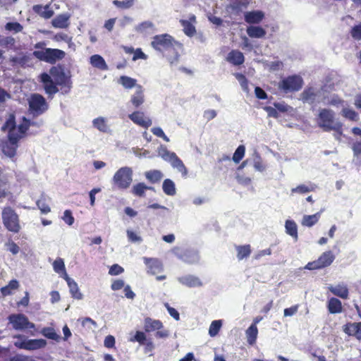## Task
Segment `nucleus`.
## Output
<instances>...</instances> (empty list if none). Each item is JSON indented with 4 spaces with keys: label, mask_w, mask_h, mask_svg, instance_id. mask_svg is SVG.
Masks as SVG:
<instances>
[{
    "label": "nucleus",
    "mask_w": 361,
    "mask_h": 361,
    "mask_svg": "<svg viewBox=\"0 0 361 361\" xmlns=\"http://www.w3.org/2000/svg\"><path fill=\"white\" fill-rule=\"evenodd\" d=\"M40 81L43 83L45 92L49 95L56 94L61 87L63 94H68L72 88L71 75L66 72L62 66H53L49 70V74L43 73L40 75Z\"/></svg>",
    "instance_id": "nucleus-1"
},
{
    "label": "nucleus",
    "mask_w": 361,
    "mask_h": 361,
    "mask_svg": "<svg viewBox=\"0 0 361 361\" xmlns=\"http://www.w3.org/2000/svg\"><path fill=\"white\" fill-rule=\"evenodd\" d=\"M30 124L25 118L23 122L16 126L15 118L11 116L5 124L2 126L3 130H8V140L4 141L1 144L3 153L9 157H13L16 154L18 147V142L22 138L27 130V126Z\"/></svg>",
    "instance_id": "nucleus-2"
},
{
    "label": "nucleus",
    "mask_w": 361,
    "mask_h": 361,
    "mask_svg": "<svg viewBox=\"0 0 361 361\" xmlns=\"http://www.w3.org/2000/svg\"><path fill=\"white\" fill-rule=\"evenodd\" d=\"M335 112L330 109H320L317 118V126L324 131L329 132L334 130L338 133L336 139L342 134L343 124L335 118Z\"/></svg>",
    "instance_id": "nucleus-3"
},
{
    "label": "nucleus",
    "mask_w": 361,
    "mask_h": 361,
    "mask_svg": "<svg viewBox=\"0 0 361 361\" xmlns=\"http://www.w3.org/2000/svg\"><path fill=\"white\" fill-rule=\"evenodd\" d=\"M151 46L157 51L164 52L170 49L176 47H182V44L176 41L174 38L169 34H161L155 35L151 42Z\"/></svg>",
    "instance_id": "nucleus-4"
},
{
    "label": "nucleus",
    "mask_w": 361,
    "mask_h": 361,
    "mask_svg": "<svg viewBox=\"0 0 361 361\" xmlns=\"http://www.w3.org/2000/svg\"><path fill=\"white\" fill-rule=\"evenodd\" d=\"M4 227L10 232L18 233L21 230L19 216L10 207H4L1 213Z\"/></svg>",
    "instance_id": "nucleus-5"
},
{
    "label": "nucleus",
    "mask_w": 361,
    "mask_h": 361,
    "mask_svg": "<svg viewBox=\"0 0 361 361\" xmlns=\"http://www.w3.org/2000/svg\"><path fill=\"white\" fill-rule=\"evenodd\" d=\"M133 171L129 166L120 168L112 178L113 184L118 189L126 190L130 187L133 181Z\"/></svg>",
    "instance_id": "nucleus-6"
},
{
    "label": "nucleus",
    "mask_w": 361,
    "mask_h": 361,
    "mask_svg": "<svg viewBox=\"0 0 361 361\" xmlns=\"http://www.w3.org/2000/svg\"><path fill=\"white\" fill-rule=\"evenodd\" d=\"M16 340L14 342V345L20 349L27 350H36L44 348L47 342L42 338L39 339H27L24 335H17L14 336Z\"/></svg>",
    "instance_id": "nucleus-7"
},
{
    "label": "nucleus",
    "mask_w": 361,
    "mask_h": 361,
    "mask_svg": "<svg viewBox=\"0 0 361 361\" xmlns=\"http://www.w3.org/2000/svg\"><path fill=\"white\" fill-rule=\"evenodd\" d=\"M29 111L34 116L44 114L49 107L45 98L39 94H32L28 99Z\"/></svg>",
    "instance_id": "nucleus-8"
},
{
    "label": "nucleus",
    "mask_w": 361,
    "mask_h": 361,
    "mask_svg": "<svg viewBox=\"0 0 361 361\" xmlns=\"http://www.w3.org/2000/svg\"><path fill=\"white\" fill-rule=\"evenodd\" d=\"M32 54L39 60L51 64L55 63L57 61L63 59L66 55L63 51L51 48H46L42 51H35Z\"/></svg>",
    "instance_id": "nucleus-9"
},
{
    "label": "nucleus",
    "mask_w": 361,
    "mask_h": 361,
    "mask_svg": "<svg viewBox=\"0 0 361 361\" xmlns=\"http://www.w3.org/2000/svg\"><path fill=\"white\" fill-rule=\"evenodd\" d=\"M303 85V80L299 75H290L282 79L279 83V88L285 93L297 92Z\"/></svg>",
    "instance_id": "nucleus-10"
},
{
    "label": "nucleus",
    "mask_w": 361,
    "mask_h": 361,
    "mask_svg": "<svg viewBox=\"0 0 361 361\" xmlns=\"http://www.w3.org/2000/svg\"><path fill=\"white\" fill-rule=\"evenodd\" d=\"M8 320L12 325L13 329L23 331L35 328V324L30 322L27 316L23 314H11L8 316Z\"/></svg>",
    "instance_id": "nucleus-11"
},
{
    "label": "nucleus",
    "mask_w": 361,
    "mask_h": 361,
    "mask_svg": "<svg viewBox=\"0 0 361 361\" xmlns=\"http://www.w3.org/2000/svg\"><path fill=\"white\" fill-rule=\"evenodd\" d=\"M322 88L319 89L314 87L306 88L301 93V99L304 103L310 104L323 103L324 96L322 94Z\"/></svg>",
    "instance_id": "nucleus-12"
},
{
    "label": "nucleus",
    "mask_w": 361,
    "mask_h": 361,
    "mask_svg": "<svg viewBox=\"0 0 361 361\" xmlns=\"http://www.w3.org/2000/svg\"><path fill=\"white\" fill-rule=\"evenodd\" d=\"M335 259V256L331 251L323 252L318 259L309 262L305 267V269L309 270L319 269L326 267L331 264Z\"/></svg>",
    "instance_id": "nucleus-13"
},
{
    "label": "nucleus",
    "mask_w": 361,
    "mask_h": 361,
    "mask_svg": "<svg viewBox=\"0 0 361 361\" xmlns=\"http://www.w3.org/2000/svg\"><path fill=\"white\" fill-rule=\"evenodd\" d=\"M171 252L180 259L188 264H195L199 262L198 252L194 250H183L179 247H175Z\"/></svg>",
    "instance_id": "nucleus-14"
},
{
    "label": "nucleus",
    "mask_w": 361,
    "mask_h": 361,
    "mask_svg": "<svg viewBox=\"0 0 361 361\" xmlns=\"http://www.w3.org/2000/svg\"><path fill=\"white\" fill-rule=\"evenodd\" d=\"M128 118L135 124L147 128L152 126V121L149 117H146L142 111H136L128 115Z\"/></svg>",
    "instance_id": "nucleus-15"
},
{
    "label": "nucleus",
    "mask_w": 361,
    "mask_h": 361,
    "mask_svg": "<svg viewBox=\"0 0 361 361\" xmlns=\"http://www.w3.org/2000/svg\"><path fill=\"white\" fill-rule=\"evenodd\" d=\"M178 281L180 283L188 288H197L203 286V283L199 277L191 274L180 276L178 278Z\"/></svg>",
    "instance_id": "nucleus-16"
},
{
    "label": "nucleus",
    "mask_w": 361,
    "mask_h": 361,
    "mask_svg": "<svg viewBox=\"0 0 361 361\" xmlns=\"http://www.w3.org/2000/svg\"><path fill=\"white\" fill-rule=\"evenodd\" d=\"M143 261L147 267V271L152 274H158L163 269L162 263L158 259L145 257H143Z\"/></svg>",
    "instance_id": "nucleus-17"
},
{
    "label": "nucleus",
    "mask_w": 361,
    "mask_h": 361,
    "mask_svg": "<svg viewBox=\"0 0 361 361\" xmlns=\"http://www.w3.org/2000/svg\"><path fill=\"white\" fill-rule=\"evenodd\" d=\"M343 331L348 336H355L361 340V322L348 323L343 326Z\"/></svg>",
    "instance_id": "nucleus-18"
},
{
    "label": "nucleus",
    "mask_w": 361,
    "mask_h": 361,
    "mask_svg": "<svg viewBox=\"0 0 361 361\" xmlns=\"http://www.w3.org/2000/svg\"><path fill=\"white\" fill-rule=\"evenodd\" d=\"M130 104L135 108H139L145 102V93L144 89L142 86H139L135 90V92L130 97Z\"/></svg>",
    "instance_id": "nucleus-19"
},
{
    "label": "nucleus",
    "mask_w": 361,
    "mask_h": 361,
    "mask_svg": "<svg viewBox=\"0 0 361 361\" xmlns=\"http://www.w3.org/2000/svg\"><path fill=\"white\" fill-rule=\"evenodd\" d=\"M329 291L334 295L342 298L347 299L348 298L349 291L347 286L344 283H338L336 286H329L328 287Z\"/></svg>",
    "instance_id": "nucleus-20"
},
{
    "label": "nucleus",
    "mask_w": 361,
    "mask_h": 361,
    "mask_svg": "<svg viewBox=\"0 0 361 361\" xmlns=\"http://www.w3.org/2000/svg\"><path fill=\"white\" fill-rule=\"evenodd\" d=\"M163 328V323L150 317H146L144 321V329L146 332H152Z\"/></svg>",
    "instance_id": "nucleus-21"
},
{
    "label": "nucleus",
    "mask_w": 361,
    "mask_h": 361,
    "mask_svg": "<svg viewBox=\"0 0 361 361\" xmlns=\"http://www.w3.org/2000/svg\"><path fill=\"white\" fill-rule=\"evenodd\" d=\"M264 16V13L261 11L245 12L244 14L245 22L250 24L259 23L262 20Z\"/></svg>",
    "instance_id": "nucleus-22"
},
{
    "label": "nucleus",
    "mask_w": 361,
    "mask_h": 361,
    "mask_svg": "<svg viewBox=\"0 0 361 361\" xmlns=\"http://www.w3.org/2000/svg\"><path fill=\"white\" fill-rule=\"evenodd\" d=\"M65 280L68 283L72 297L77 300H81L82 298V294L80 292L77 283L73 279L70 278L67 274H66Z\"/></svg>",
    "instance_id": "nucleus-23"
},
{
    "label": "nucleus",
    "mask_w": 361,
    "mask_h": 361,
    "mask_svg": "<svg viewBox=\"0 0 361 361\" xmlns=\"http://www.w3.org/2000/svg\"><path fill=\"white\" fill-rule=\"evenodd\" d=\"M226 60L235 65V66H239L244 63L245 57L242 52H240L238 50H232L228 54V56L226 57Z\"/></svg>",
    "instance_id": "nucleus-24"
},
{
    "label": "nucleus",
    "mask_w": 361,
    "mask_h": 361,
    "mask_svg": "<svg viewBox=\"0 0 361 361\" xmlns=\"http://www.w3.org/2000/svg\"><path fill=\"white\" fill-rule=\"evenodd\" d=\"M69 18L68 14H60L52 20L51 24L56 28H66L69 25Z\"/></svg>",
    "instance_id": "nucleus-25"
},
{
    "label": "nucleus",
    "mask_w": 361,
    "mask_h": 361,
    "mask_svg": "<svg viewBox=\"0 0 361 361\" xmlns=\"http://www.w3.org/2000/svg\"><path fill=\"white\" fill-rule=\"evenodd\" d=\"M13 65H19L21 67H29L32 65V59L30 55H20L12 57L11 59Z\"/></svg>",
    "instance_id": "nucleus-26"
},
{
    "label": "nucleus",
    "mask_w": 361,
    "mask_h": 361,
    "mask_svg": "<svg viewBox=\"0 0 361 361\" xmlns=\"http://www.w3.org/2000/svg\"><path fill=\"white\" fill-rule=\"evenodd\" d=\"M286 233L291 236L295 241L298 240V226L293 220L288 219L285 222Z\"/></svg>",
    "instance_id": "nucleus-27"
},
{
    "label": "nucleus",
    "mask_w": 361,
    "mask_h": 361,
    "mask_svg": "<svg viewBox=\"0 0 361 361\" xmlns=\"http://www.w3.org/2000/svg\"><path fill=\"white\" fill-rule=\"evenodd\" d=\"M90 62L93 67L97 68L99 70H108V66L105 60L102 56L99 54L92 55L90 59Z\"/></svg>",
    "instance_id": "nucleus-28"
},
{
    "label": "nucleus",
    "mask_w": 361,
    "mask_h": 361,
    "mask_svg": "<svg viewBox=\"0 0 361 361\" xmlns=\"http://www.w3.org/2000/svg\"><path fill=\"white\" fill-rule=\"evenodd\" d=\"M135 30L139 33L147 35L154 31V25L151 21L146 20L136 25Z\"/></svg>",
    "instance_id": "nucleus-29"
},
{
    "label": "nucleus",
    "mask_w": 361,
    "mask_h": 361,
    "mask_svg": "<svg viewBox=\"0 0 361 361\" xmlns=\"http://www.w3.org/2000/svg\"><path fill=\"white\" fill-rule=\"evenodd\" d=\"M118 83L121 84L125 89L130 90L133 87L137 90V87L141 86L137 84V80L128 76L123 75L118 79Z\"/></svg>",
    "instance_id": "nucleus-30"
},
{
    "label": "nucleus",
    "mask_w": 361,
    "mask_h": 361,
    "mask_svg": "<svg viewBox=\"0 0 361 361\" xmlns=\"http://www.w3.org/2000/svg\"><path fill=\"white\" fill-rule=\"evenodd\" d=\"M33 11L45 19H49L54 15V11L49 8V5L45 6L35 5L33 6Z\"/></svg>",
    "instance_id": "nucleus-31"
},
{
    "label": "nucleus",
    "mask_w": 361,
    "mask_h": 361,
    "mask_svg": "<svg viewBox=\"0 0 361 361\" xmlns=\"http://www.w3.org/2000/svg\"><path fill=\"white\" fill-rule=\"evenodd\" d=\"M250 0H233L230 4L229 8L235 13H238L247 8Z\"/></svg>",
    "instance_id": "nucleus-32"
},
{
    "label": "nucleus",
    "mask_w": 361,
    "mask_h": 361,
    "mask_svg": "<svg viewBox=\"0 0 361 361\" xmlns=\"http://www.w3.org/2000/svg\"><path fill=\"white\" fill-rule=\"evenodd\" d=\"M315 188H316V185L312 183H310L308 185L300 184V185H298L297 187L292 188L290 190V193H291V195H293L295 193L304 195L307 192L314 191L315 190Z\"/></svg>",
    "instance_id": "nucleus-33"
},
{
    "label": "nucleus",
    "mask_w": 361,
    "mask_h": 361,
    "mask_svg": "<svg viewBox=\"0 0 361 361\" xmlns=\"http://www.w3.org/2000/svg\"><path fill=\"white\" fill-rule=\"evenodd\" d=\"M323 104L325 105H331L334 106H344V101L336 94L329 97H324Z\"/></svg>",
    "instance_id": "nucleus-34"
},
{
    "label": "nucleus",
    "mask_w": 361,
    "mask_h": 361,
    "mask_svg": "<svg viewBox=\"0 0 361 361\" xmlns=\"http://www.w3.org/2000/svg\"><path fill=\"white\" fill-rule=\"evenodd\" d=\"M247 33L252 38H262L266 35V30L259 26H249L247 28Z\"/></svg>",
    "instance_id": "nucleus-35"
},
{
    "label": "nucleus",
    "mask_w": 361,
    "mask_h": 361,
    "mask_svg": "<svg viewBox=\"0 0 361 361\" xmlns=\"http://www.w3.org/2000/svg\"><path fill=\"white\" fill-rule=\"evenodd\" d=\"M342 309V303L338 299L336 298L329 299L328 302V310L331 314L341 313Z\"/></svg>",
    "instance_id": "nucleus-36"
},
{
    "label": "nucleus",
    "mask_w": 361,
    "mask_h": 361,
    "mask_svg": "<svg viewBox=\"0 0 361 361\" xmlns=\"http://www.w3.org/2000/svg\"><path fill=\"white\" fill-rule=\"evenodd\" d=\"M258 334V329L255 324H251L245 331L247 343L250 345L255 343Z\"/></svg>",
    "instance_id": "nucleus-37"
},
{
    "label": "nucleus",
    "mask_w": 361,
    "mask_h": 361,
    "mask_svg": "<svg viewBox=\"0 0 361 361\" xmlns=\"http://www.w3.org/2000/svg\"><path fill=\"white\" fill-rule=\"evenodd\" d=\"M180 23L183 27V32L188 37H192L196 33V29L195 25L188 20H180Z\"/></svg>",
    "instance_id": "nucleus-38"
},
{
    "label": "nucleus",
    "mask_w": 361,
    "mask_h": 361,
    "mask_svg": "<svg viewBox=\"0 0 361 361\" xmlns=\"http://www.w3.org/2000/svg\"><path fill=\"white\" fill-rule=\"evenodd\" d=\"M162 189L164 192L169 196H173L176 193V185L174 182L169 179H165L162 184Z\"/></svg>",
    "instance_id": "nucleus-39"
},
{
    "label": "nucleus",
    "mask_w": 361,
    "mask_h": 361,
    "mask_svg": "<svg viewBox=\"0 0 361 361\" xmlns=\"http://www.w3.org/2000/svg\"><path fill=\"white\" fill-rule=\"evenodd\" d=\"M320 218V213L317 212L312 215H304L301 221V224L304 226L312 227L317 223Z\"/></svg>",
    "instance_id": "nucleus-40"
},
{
    "label": "nucleus",
    "mask_w": 361,
    "mask_h": 361,
    "mask_svg": "<svg viewBox=\"0 0 361 361\" xmlns=\"http://www.w3.org/2000/svg\"><path fill=\"white\" fill-rule=\"evenodd\" d=\"M146 178L152 183H156L159 182L164 175L159 170H150L146 171L145 173Z\"/></svg>",
    "instance_id": "nucleus-41"
},
{
    "label": "nucleus",
    "mask_w": 361,
    "mask_h": 361,
    "mask_svg": "<svg viewBox=\"0 0 361 361\" xmlns=\"http://www.w3.org/2000/svg\"><path fill=\"white\" fill-rule=\"evenodd\" d=\"M93 126L102 133H107L109 130L106 124V120L104 117H98L92 121Z\"/></svg>",
    "instance_id": "nucleus-42"
},
{
    "label": "nucleus",
    "mask_w": 361,
    "mask_h": 361,
    "mask_svg": "<svg viewBox=\"0 0 361 361\" xmlns=\"http://www.w3.org/2000/svg\"><path fill=\"white\" fill-rule=\"evenodd\" d=\"M235 248L237 251V258L240 261L249 257L251 253V247L250 245H238Z\"/></svg>",
    "instance_id": "nucleus-43"
},
{
    "label": "nucleus",
    "mask_w": 361,
    "mask_h": 361,
    "mask_svg": "<svg viewBox=\"0 0 361 361\" xmlns=\"http://www.w3.org/2000/svg\"><path fill=\"white\" fill-rule=\"evenodd\" d=\"M18 287V281L16 279H13L11 280L7 286H4L1 288V293L4 296L10 295L13 293L14 290H17Z\"/></svg>",
    "instance_id": "nucleus-44"
},
{
    "label": "nucleus",
    "mask_w": 361,
    "mask_h": 361,
    "mask_svg": "<svg viewBox=\"0 0 361 361\" xmlns=\"http://www.w3.org/2000/svg\"><path fill=\"white\" fill-rule=\"evenodd\" d=\"M159 155L166 161L171 163L177 155L175 152H171L165 147H161L159 149Z\"/></svg>",
    "instance_id": "nucleus-45"
},
{
    "label": "nucleus",
    "mask_w": 361,
    "mask_h": 361,
    "mask_svg": "<svg viewBox=\"0 0 361 361\" xmlns=\"http://www.w3.org/2000/svg\"><path fill=\"white\" fill-rule=\"evenodd\" d=\"M170 164L171 166L180 172L183 176L185 177L187 176L188 170L183 162L178 157V156L173 159Z\"/></svg>",
    "instance_id": "nucleus-46"
},
{
    "label": "nucleus",
    "mask_w": 361,
    "mask_h": 361,
    "mask_svg": "<svg viewBox=\"0 0 361 361\" xmlns=\"http://www.w3.org/2000/svg\"><path fill=\"white\" fill-rule=\"evenodd\" d=\"M40 334L44 337L56 341H59L60 336L57 334L52 327H44L40 331Z\"/></svg>",
    "instance_id": "nucleus-47"
},
{
    "label": "nucleus",
    "mask_w": 361,
    "mask_h": 361,
    "mask_svg": "<svg viewBox=\"0 0 361 361\" xmlns=\"http://www.w3.org/2000/svg\"><path fill=\"white\" fill-rule=\"evenodd\" d=\"M343 107L341 114L343 117L353 121H357L359 120V115L355 111L344 106Z\"/></svg>",
    "instance_id": "nucleus-48"
},
{
    "label": "nucleus",
    "mask_w": 361,
    "mask_h": 361,
    "mask_svg": "<svg viewBox=\"0 0 361 361\" xmlns=\"http://www.w3.org/2000/svg\"><path fill=\"white\" fill-rule=\"evenodd\" d=\"M38 209L41 211L42 214H48L50 212L51 209L47 202V200L44 196H42L39 200H38L36 202Z\"/></svg>",
    "instance_id": "nucleus-49"
},
{
    "label": "nucleus",
    "mask_w": 361,
    "mask_h": 361,
    "mask_svg": "<svg viewBox=\"0 0 361 361\" xmlns=\"http://www.w3.org/2000/svg\"><path fill=\"white\" fill-rule=\"evenodd\" d=\"M147 190V186L143 183H139L132 188V193L138 197H144L145 191Z\"/></svg>",
    "instance_id": "nucleus-50"
},
{
    "label": "nucleus",
    "mask_w": 361,
    "mask_h": 361,
    "mask_svg": "<svg viewBox=\"0 0 361 361\" xmlns=\"http://www.w3.org/2000/svg\"><path fill=\"white\" fill-rule=\"evenodd\" d=\"M245 152V147L244 145H240L238 147V148L235 149L233 156V161L238 164L239 163L242 159L243 158Z\"/></svg>",
    "instance_id": "nucleus-51"
},
{
    "label": "nucleus",
    "mask_w": 361,
    "mask_h": 361,
    "mask_svg": "<svg viewBox=\"0 0 361 361\" xmlns=\"http://www.w3.org/2000/svg\"><path fill=\"white\" fill-rule=\"evenodd\" d=\"M135 1V0H124V1L114 0V1H113V4L119 8L128 9L134 5Z\"/></svg>",
    "instance_id": "nucleus-52"
},
{
    "label": "nucleus",
    "mask_w": 361,
    "mask_h": 361,
    "mask_svg": "<svg viewBox=\"0 0 361 361\" xmlns=\"http://www.w3.org/2000/svg\"><path fill=\"white\" fill-rule=\"evenodd\" d=\"M221 320H214L213 321L209 329V334L210 336L214 337L216 336L221 329Z\"/></svg>",
    "instance_id": "nucleus-53"
},
{
    "label": "nucleus",
    "mask_w": 361,
    "mask_h": 361,
    "mask_svg": "<svg viewBox=\"0 0 361 361\" xmlns=\"http://www.w3.org/2000/svg\"><path fill=\"white\" fill-rule=\"evenodd\" d=\"M23 26L17 22H11L7 23L5 25V29L10 32H13L14 33L20 32L23 30Z\"/></svg>",
    "instance_id": "nucleus-54"
},
{
    "label": "nucleus",
    "mask_w": 361,
    "mask_h": 361,
    "mask_svg": "<svg viewBox=\"0 0 361 361\" xmlns=\"http://www.w3.org/2000/svg\"><path fill=\"white\" fill-rule=\"evenodd\" d=\"M126 233H127V237H128V240L132 243H140L142 241V237L137 233H136L130 229H128L126 231Z\"/></svg>",
    "instance_id": "nucleus-55"
},
{
    "label": "nucleus",
    "mask_w": 361,
    "mask_h": 361,
    "mask_svg": "<svg viewBox=\"0 0 361 361\" xmlns=\"http://www.w3.org/2000/svg\"><path fill=\"white\" fill-rule=\"evenodd\" d=\"M53 268L55 272L59 274L61 272L66 273L64 262L61 258L56 259L53 263Z\"/></svg>",
    "instance_id": "nucleus-56"
},
{
    "label": "nucleus",
    "mask_w": 361,
    "mask_h": 361,
    "mask_svg": "<svg viewBox=\"0 0 361 361\" xmlns=\"http://www.w3.org/2000/svg\"><path fill=\"white\" fill-rule=\"evenodd\" d=\"M235 77L238 80L243 91L248 92V82L245 76L241 73H237L235 74Z\"/></svg>",
    "instance_id": "nucleus-57"
},
{
    "label": "nucleus",
    "mask_w": 361,
    "mask_h": 361,
    "mask_svg": "<svg viewBox=\"0 0 361 361\" xmlns=\"http://www.w3.org/2000/svg\"><path fill=\"white\" fill-rule=\"evenodd\" d=\"M254 168L256 171H263L265 169V166L262 161L260 156L257 153H255L254 157Z\"/></svg>",
    "instance_id": "nucleus-58"
},
{
    "label": "nucleus",
    "mask_w": 361,
    "mask_h": 361,
    "mask_svg": "<svg viewBox=\"0 0 361 361\" xmlns=\"http://www.w3.org/2000/svg\"><path fill=\"white\" fill-rule=\"evenodd\" d=\"M81 324L82 326L87 328L88 329L92 330L97 328V325L96 322L92 319L90 317H85L81 319Z\"/></svg>",
    "instance_id": "nucleus-59"
},
{
    "label": "nucleus",
    "mask_w": 361,
    "mask_h": 361,
    "mask_svg": "<svg viewBox=\"0 0 361 361\" xmlns=\"http://www.w3.org/2000/svg\"><path fill=\"white\" fill-rule=\"evenodd\" d=\"M5 246L6 247V250L11 252L13 255H17L20 252L19 246L12 240L8 241Z\"/></svg>",
    "instance_id": "nucleus-60"
},
{
    "label": "nucleus",
    "mask_w": 361,
    "mask_h": 361,
    "mask_svg": "<svg viewBox=\"0 0 361 361\" xmlns=\"http://www.w3.org/2000/svg\"><path fill=\"white\" fill-rule=\"evenodd\" d=\"M145 341H146V336H145V333L142 331H137L136 332V334L133 338H131L130 339V341H131V342L137 341V342L140 343V344H141V345L145 344Z\"/></svg>",
    "instance_id": "nucleus-61"
},
{
    "label": "nucleus",
    "mask_w": 361,
    "mask_h": 361,
    "mask_svg": "<svg viewBox=\"0 0 361 361\" xmlns=\"http://www.w3.org/2000/svg\"><path fill=\"white\" fill-rule=\"evenodd\" d=\"M151 131L154 135L162 138L166 142H169V138L165 135L163 130L160 127L152 128Z\"/></svg>",
    "instance_id": "nucleus-62"
},
{
    "label": "nucleus",
    "mask_w": 361,
    "mask_h": 361,
    "mask_svg": "<svg viewBox=\"0 0 361 361\" xmlns=\"http://www.w3.org/2000/svg\"><path fill=\"white\" fill-rule=\"evenodd\" d=\"M350 34L355 39H361V23L353 27Z\"/></svg>",
    "instance_id": "nucleus-63"
},
{
    "label": "nucleus",
    "mask_w": 361,
    "mask_h": 361,
    "mask_svg": "<svg viewBox=\"0 0 361 361\" xmlns=\"http://www.w3.org/2000/svg\"><path fill=\"white\" fill-rule=\"evenodd\" d=\"M15 43L16 40L13 37H6L0 39V46L1 47H12Z\"/></svg>",
    "instance_id": "nucleus-64"
}]
</instances>
